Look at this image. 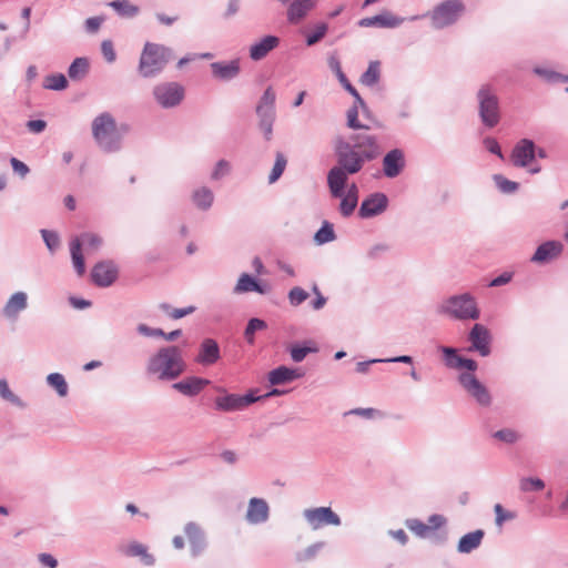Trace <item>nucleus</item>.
Listing matches in <instances>:
<instances>
[{
  "mask_svg": "<svg viewBox=\"0 0 568 568\" xmlns=\"http://www.w3.org/2000/svg\"><path fill=\"white\" fill-rule=\"evenodd\" d=\"M438 312L459 321L478 320L480 316L476 300L470 293L449 296L438 306Z\"/></svg>",
  "mask_w": 568,
  "mask_h": 568,
  "instance_id": "0eeeda50",
  "label": "nucleus"
},
{
  "mask_svg": "<svg viewBox=\"0 0 568 568\" xmlns=\"http://www.w3.org/2000/svg\"><path fill=\"white\" fill-rule=\"evenodd\" d=\"M307 298L308 293L300 286H295L288 292V301L293 306L301 305Z\"/></svg>",
  "mask_w": 568,
  "mask_h": 568,
  "instance_id": "4d7b16f0",
  "label": "nucleus"
},
{
  "mask_svg": "<svg viewBox=\"0 0 568 568\" xmlns=\"http://www.w3.org/2000/svg\"><path fill=\"white\" fill-rule=\"evenodd\" d=\"M101 52L106 62L112 63L116 59V54L111 40H104L101 43Z\"/></svg>",
  "mask_w": 568,
  "mask_h": 568,
  "instance_id": "052dcab7",
  "label": "nucleus"
},
{
  "mask_svg": "<svg viewBox=\"0 0 568 568\" xmlns=\"http://www.w3.org/2000/svg\"><path fill=\"white\" fill-rule=\"evenodd\" d=\"M280 44V38L276 36H265L258 42L253 43L250 47V58L253 61H260L264 59L272 50L277 48Z\"/></svg>",
  "mask_w": 568,
  "mask_h": 568,
  "instance_id": "bb28decb",
  "label": "nucleus"
},
{
  "mask_svg": "<svg viewBox=\"0 0 568 568\" xmlns=\"http://www.w3.org/2000/svg\"><path fill=\"white\" fill-rule=\"evenodd\" d=\"M405 166V152L399 148L389 150L382 160L383 174L388 179L397 178Z\"/></svg>",
  "mask_w": 568,
  "mask_h": 568,
  "instance_id": "dca6fc26",
  "label": "nucleus"
},
{
  "mask_svg": "<svg viewBox=\"0 0 568 568\" xmlns=\"http://www.w3.org/2000/svg\"><path fill=\"white\" fill-rule=\"evenodd\" d=\"M89 71V60L87 58H77L70 64L68 74L72 80H80L87 75Z\"/></svg>",
  "mask_w": 568,
  "mask_h": 568,
  "instance_id": "c9c22d12",
  "label": "nucleus"
},
{
  "mask_svg": "<svg viewBox=\"0 0 568 568\" xmlns=\"http://www.w3.org/2000/svg\"><path fill=\"white\" fill-rule=\"evenodd\" d=\"M408 18H403L395 16L388 10H383L381 13L374 17H366L361 19L357 24L362 28H385V29H394L398 28L404 23Z\"/></svg>",
  "mask_w": 568,
  "mask_h": 568,
  "instance_id": "f3484780",
  "label": "nucleus"
},
{
  "mask_svg": "<svg viewBox=\"0 0 568 568\" xmlns=\"http://www.w3.org/2000/svg\"><path fill=\"white\" fill-rule=\"evenodd\" d=\"M336 239V234L333 224L328 221H324L320 230L314 235V242L317 245H323L333 242Z\"/></svg>",
  "mask_w": 568,
  "mask_h": 568,
  "instance_id": "e433bc0d",
  "label": "nucleus"
},
{
  "mask_svg": "<svg viewBox=\"0 0 568 568\" xmlns=\"http://www.w3.org/2000/svg\"><path fill=\"white\" fill-rule=\"evenodd\" d=\"M306 344L304 346L294 344L290 347V355L294 363H301L308 354L318 352V348L313 345L312 341H307Z\"/></svg>",
  "mask_w": 568,
  "mask_h": 568,
  "instance_id": "72a5a7b5",
  "label": "nucleus"
},
{
  "mask_svg": "<svg viewBox=\"0 0 568 568\" xmlns=\"http://www.w3.org/2000/svg\"><path fill=\"white\" fill-rule=\"evenodd\" d=\"M334 152L337 164L327 173V185L331 195L341 199L338 205L341 215L349 217L354 213L358 201L344 195L348 175L361 172L367 162L379 158L383 149L377 135L367 132H355L347 138L337 136L334 140Z\"/></svg>",
  "mask_w": 568,
  "mask_h": 568,
  "instance_id": "f257e3e1",
  "label": "nucleus"
},
{
  "mask_svg": "<svg viewBox=\"0 0 568 568\" xmlns=\"http://www.w3.org/2000/svg\"><path fill=\"white\" fill-rule=\"evenodd\" d=\"M406 527L413 531L418 537H426L428 531H430V527L419 519L410 518L405 521Z\"/></svg>",
  "mask_w": 568,
  "mask_h": 568,
  "instance_id": "603ef678",
  "label": "nucleus"
},
{
  "mask_svg": "<svg viewBox=\"0 0 568 568\" xmlns=\"http://www.w3.org/2000/svg\"><path fill=\"white\" fill-rule=\"evenodd\" d=\"M28 307V294L22 291L13 293L1 310V314L9 321H17L20 313Z\"/></svg>",
  "mask_w": 568,
  "mask_h": 568,
  "instance_id": "b1692460",
  "label": "nucleus"
},
{
  "mask_svg": "<svg viewBox=\"0 0 568 568\" xmlns=\"http://www.w3.org/2000/svg\"><path fill=\"white\" fill-rule=\"evenodd\" d=\"M493 437L499 442L511 445L517 443L521 435L513 428H503L493 433Z\"/></svg>",
  "mask_w": 568,
  "mask_h": 568,
  "instance_id": "a18cd8bd",
  "label": "nucleus"
},
{
  "mask_svg": "<svg viewBox=\"0 0 568 568\" xmlns=\"http://www.w3.org/2000/svg\"><path fill=\"white\" fill-rule=\"evenodd\" d=\"M40 233H41V236H42L43 242L45 243V246L48 247V250L50 252H54L60 245L59 235L53 231H49V230H44V229L41 230Z\"/></svg>",
  "mask_w": 568,
  "mask_h": 568,
  "instance_id": "6e6d98bb",
  "label": "nucleus"
},
{
  "mask_svg": "<svg viewBox=\"0 0 568 568\" xmlns=\"http://www.w3.org/2000/svg\"><path fill=\"white\" fill-rule=\"evenodd\" d=\"M275 102L276 93L272 87H267L255 108L257 125L266 141L273 138V125L276 120Z\"/></svg>",
  "mask_w": 568,
  "mask_h": 568,
  "instance_id": "6e6552de",
  "label": "nucleus"
},
{
  "mask_svg": "<svg viewBox=\"0 0 568 568\" xmlns=\"http://www.w3.org/2000/svg\"><path fill=\"white\" fill-rule=\"evenodd\" d=\"M532 72L548 83H557L560 79V73L544 65H536Z\"/></svg>",
  "mask_w": 568,
  "mask_h": 568,
  "instance_id": "3c124183",
  "label": "nucleus"
},
{
  "mask_svg": "<svg viewBox=\"0 0 568 568\" xmlns=\"http://www.w3.org/2000/svg\"><path fill=\"white\" fill-rule=\"evenodd\" d=\"M318 0H294L286 10V19L292 24H298L302 22L312 11Z\"/></svg>",
  "mask_w": 568,
  "mask_h": 568,
  "instance_id": "393cba45",
  "label": "nucleus"
},
{
  "mask_svg": "<svg viewBox=\"0 0 568 568\" xmlns=\"http://www.w3.org/2000/svg\"><path fill=\"white\" fill-rule=\"evenodd\" d=\"M327 29V24L324 22L316 24L315 30L306 36V44L312 47L320 42L325 37Z\"/></svg>",
  "mask_w": 568,
  "mask_h": 568,
  "instance_id": "864d4df0",
  "label": "nucleus"
},
{
  "mask_svg": "<svg viewBox=\"0 0 568 568\" xmlns=\"http://www.w3.org/2000/svg\"><path fill=\"white\" fill-rule=\"evenodd\" d=\"M231 163L227 160L221 159L215 163L210 178L212 181L222 180L231 173Z\"/></svg>",
  "mask_w": 568,
  "mask_h": 568,
  "instance_id": "de8ad7c7",
  "label": "nucleus"
},
{
  "mask_svg": "<svg viewBox=\"0 0 568 568\" xmlns=\"http://www.w3.org/2000/svg\"><path fill=\"white\" fill-rule=\"evenodd\" d=\"M324 546H325L324 541H317V542L308 546L302 552L297 554V560H300V561L312 560L313 558H315V556L318 554V551L324 548Z\"/></svg>",
  "mask_w": 568,
  "mask_h": 568,
  "instance_id": "5fc2aeb1",
  "label": "nucleus"
},
{
  "mask_svg": "<svg viewBox=\"0 0 568 568\" xmlns=\"http://www.w3.org/2000/svg\"><path fill=\"white\" fill-rule=\"evenodd\" d=\"M47 384L53 388L58 396L65 397L69 393V386L64 376L60 373H51L45 378Z\"/></svg>",
  "mask_w": 568,
  "mask_h": 568,
  "instance_id": "f704fd0d",
  "label": "nucleus"
},
{
  "mask_svg": "<svg viewBox=\"0 0 568 568\" xmlns=\"http://www.w3.org/2000/svg\"><path fill=\"white\" fill-rule=\"evenodd\" d=\"M494 511H495V515H496L495 524L498 527H503L505 521L511 520V519L515 518V515L513 513H510V511L505 510L504 507L500 504H496L494 506Z\"/></svg>",
  "mask_w": 568,
  "mask_h": 568,
  "instance_id": "13d9d810",
  "label": "nucleus"
},
{
  "mask_svg": "<svg viewBox=\"0 0 568 568\" xmlns=\"http://www.w3.org/2000/svg\"><path fill=\"white\" fill-rule=\"evenodd\" d=\"M511 162L517 168H527L536 158V145L530 139H521L514 146Z\"/></svg>",
  "mask_w": 568,
  "mask_h": 568,
  "instance_id": "aec40b11",
  "label": "nucleus"
},
{
  "mask_svg": "<svg viewBox=\"0 0 568 568\" xmlns=\"http://www.w3.org/2000/svg\"><path fill=\"white\" fill-rule=\"evenodd\" d=\"M267 327V324L265 321L261 320V318H257V317H253L251 318L248 322H247V325L245 327V331H244V337L246 339V342L248 344H254V341H255V333L257 331H262V329H265Z\"/></svg>",
  "mask_w": 568,
  "mask_h": 568,
  "instance_id": "37998d69",
  "label": "nucleus"
},
{
  "mask_svg": "<svg viewBox=\"0 0 568 568\" xmlns=\"http://www.w3.org/2000/svg\"><path fill=\"white\" fill-rule=\"evenodd\" d=\"M109 7L122 18H134L140 12L139 7L129 0H113L109 2Z\"/></svg>",
  "mask_w": 568,
  "mask_h": 568,
  "instance_id": "473e14b6",
  "label": "nucleus"
},
{
  "mask_svg": "<svg viewBox=\"0 0 568 568\" xmlns=\"http://www.w3.org/2000/svg\"><path fill=\"white\" fill-rule=\"evenodd\" d=\"M209 384L210 381L206 378L191 376L174 383L172 388L184 396L194 397L199 395Z\"/></svg>",
  "mask_w": 568,
  "mask_h": 568,
  "instance_id": "a878e982",
  "label": "nucleus"
},
{
  "mask_svg": "<svg viewBox=\"0 0 568 568\" xmlns=\"http://www.w3.org/2000/svg\"><path fill=\"white\" fill-rule=\"evenodd\" d=\"M513 278V274L509 272H504L503 274L498 275L491 282L489 283L490 287H498L508 284Z\"/></svg>",
  "mask_w": 568,
  "mask_h": 568,
  "instance_id": "338daca9",
  "label": "nucleus"
},
{
  "mask_svg": "<svg viewBox=\"0 0 568 568\" xmlns=\"http://www.w3.org/2000/svg\"><path fill=\"white\" fill-rule=\"evenodd\" d=\"M303 517L313 530L325 526H341V517L331 507H314L303 511Z\"/></svg>",
  "mask_w": 568,
  "mask_h": 568,
  "instance_id": "f8f14e48",
  "label": "nucleus"
},
{
  "mask_svg": "<svg viewBox=\"0 0 568 568\" xmlns=\"http://www.w3.org/2000/svg\"><path fill=\"white\" fill-rule=\"evenodd\" d=\"M212 78L221 82H230L236 79L241 73L240 59L229 61H216L210 64Z\"/></svg>",
  "mask_w": 568,
  "mask_h": 568,
  "instance_id": "a211bd4d",
  "label": "nucleus"
},
{
  "mask_svg": "<svg viewBox=\"0 0 568 568\" xmlns=\"http://www.w3.org/2000/svg\"><path fill=\"white\" fill-rule=\"evenodd\" d=\"M564 251V245L559 241H546L541 243L530 257V262L546 264L558 258Z\"/></svg>",
  "mask_w": 568,
  "mask_h": 568,
  "instance_id": "5701e85b",
  "label": "nucleus"
},
{
  "mask_svg": "<svg viewBox=\"0 0 568 568\" xmlns=\"http://www.w3.org/2000/svg\"><path fill=\"white\" fill-rule=\"evenodd\" d=\"M10 163H11L13 171L17 172L21 176H26L30 171L27 164H24L23 162H21L20 160L16 159V158H12Z\"/></svg>",
  "mask_w": 568,
  "mask_h": 568,
  "instance_id": "774afa93",
  "label": "nucleus"
},
{
  "mask_svg": "<svg viewBox=\"0 0 568 568\" xmlns=\"http://www.w3.org/2000/svg\"><path fill=\"white\" fill-rule=\"evenodd\" d=\"M184 535L190 545V554L193 558L201 556L206 547L207 540L204 529L195 521H189L184 526Z\"/></svg>",
  "mask_w": 568,
  "mask_h": 568,
  "instance_id": "2eb2a0df",
  "label": "nucleus"
},
{
  "mask_svg": "<svg viewBox=\"0 0 568 568\" xmlns=\"http://www.w3.org/2000/svg\"><path fill=\"white\" fill-rule=\"evenodd\" d=\"M42 85L47 90L62 91L68 88V80L62 73H53L44 78Z\"/></svg>",
  "mask_w": 568,
  "mask_h": 568,
  "instance_id": "a19ab883",
  "label": "nucleus"
},
{
  "mask_svg": "<svg viewBox=\"0 0 568 568\" xmlns=\"http://www.w3.org/2000/svg\"><path fill=\"white\" fill-rule=\"evenodd\" d=\"M92 135L98 146L113 153L121 149V135L118 132L116 122L109 112H103L92 121Z\"/></svg>",
  "mask_w": 568,
  "mask_h": 568,
  "instance_id": "20e7f679",
  "label": "nucleus"
},
{
  "mask_svg": "<svg viewBox=\"0 0 568 568\" xmlns=\"http://www.w3.org/2000/svg\"><path fill=\"white\" fill-rule=\"evenodd\" d=\"M92 281L100 287H108L118 277V267L112 261L99 262L91 272Z\"/></svg>",
  "mask_w": 568,
  "mask_h": 568,
  "instance_id": "412c9836",
  "label": "nucleus"
},
{
  "mask_svg": "<svg viewBox=\"0 0 568 568\" xmlns=\"http://www.w3.org/2000/svg\"><path fill=\"white\" fill-rule=\"evenodd\" d=\"M478 115L484 126L495 128L500 121V101L497 89L490 83L481 84L476 92Z\"/></svg>",
  "mask_w": 568,
  "mask_h": 568,
  "instance_id": "39448f33",
  "label": "nucleus"
},
{
  "mask_svg": "<svg viewBox=\"0 0 568 568\" xmlns=\"http://www.w3.org/2000/svg\"><path fill=\"white\" fill-rule=\"evenodd\" d=\"M389 251V245L386 243L374 244L367 252V256L372 260L381 257L383 254Z\"/></svg>",
  "mask_w": 568,
  "mask_h": 568,
  "instance_id": "680f3d73",
  "label": "nucleus"
},
{
  "mask_svg": "<svg viewBox=\"0 0 568 568\" xmlns=\"http://www.w3.org/2000/svg\"><path fill=\"white\" fill-rule=\"evenodd\" d=\"M261 397L255 396L252 392L245 395L225 394L214 399L215 409L221 412H239L245 409L248 405L257 402Z\"/></svg>",
  "mask_w": 568,
  "mask_h": 568,
  "instance_id": "ddd939ff",
  "label": "nucleus"
},
{
  "mask_svg": "<svg viewBox=\"0 0 568 568\" xmlns=\"http://www.w3.org/2000/svg\"><path fill=\"white\" fill-rule=\"evenodd\" d=\"M465 12V4L462 0H445L434 9L424 14L429 17L432 26L436 30H442L447 27L455 24ZM423 18V16H412L408 18L409 21H415Z\"/></svg>",
  "mask_w": 568,
  "mask_h": 568,
  "instance_id": "423d86ee",
  "label": "nucleus"
},
{
  "mask_svg": "<svg viewBox=\"0 0 568 568\" xmlns=\"http://www.w3.org/2000/svg\"><path fill=\"white\" fill-rule=\"evenodd\" d=\"M458 383L463 389L479 406L489 407L493 403V396L485 384H483L473 373H460Z\"/></svg>",
  "mask_w": 568,
  "mask_h": 568,
  "instance_id": "9b49d317",
  "label": "nucleus"
},
{
  "mask_svg": "<svg viewBox=\"0 0 568 568\" xmlns=\"http://www.w3.org/2000/svg\"><path fill=\"white\" fill-rule=\"evenodd\" d=\"M255 282L256 278H254L252 275L247 273L241 274V276L237 280L236 285L233 288L234 294H244L248 292H253L255 288Z\"/></svg>",
  "mask_w": 568,
  "mask_h": 568,
  "instance_id": "c03bdc74",
  "label": "nucleus"
},
{
  "mask_svg": "<svg viewBox=\"0 0 568 568\" xmlns=\"http://www.w3.org/2000/svg\"><path fill=\"white\" fill-rule=\"evenodd\" d=\"M38 561L44 568H57L58 567V560L51 554H48V552L39 554Z\"/></svg>",
  "mask_w": 568,
  "mask_h": 568,
  "instance_id": "e2e57ef3",
  "label": "nucleus"
},
{
  "mask_svg": "<svg viewBox=\"0 0 568 568\" xmlns=\"http://www.w3.org/2000/svg\"><path fill=\"white\" fill-rule=\"evenodd\" d=\"M287 165V159L282 152H276L275 162L268 175V183L273 184L282 176Z\"/></svg>",
  "mask_w": 568,
  "mask_h": 568,
  "instance_id": "79ce46f5",
  "label": "nucleus"
},
{
  "mask_svg": "<svg viewBox=\"0 0 568 568\" xmlns=\"http://www.w3.org/2000/svg\"><path fill=\"white\" fill-rule=\"evenodd\" d=\"M103 21H104L103 17L88 18L84 23L87 32L95 33L100 29Z\"/></svg>",
  "mask_w": 568,
  "mask_h": 568,
  "instance_id": "0e129e2a",
  "label": "nucleus"
},
{
  "mask_svg": "<svg viewBox=\"0 0 568 568\" xmlns=\"http://www.w3.org/2000/svg\"><path fill=\"white\" fill-rule=\"evenodd\" d=\"M152 95L154 101L163 109H172L181 104L185 90L178 82H161L153 87Z\"/></svg>",
  "mask_w": 568,
  "mask_h": 568,
  "instance_id": "9d476101",
  "label": "nucleus"
},
{
  "mask_svg": "<svg viewBox=\"0 0 568 568\" xmlns=\"http://www.w3.org/2000/svg\"><path fill=\"white\" fill-rule=\"evenodd\" d=\"M193 204L202 211H207L212 207L214 202V193L207 186H201L192 192Z\"/></svg>",
  "mask_w": 568,
  "mask_h": 568,
  "instance_id": "2f4dec72",
  "label": "nucleus"
},
{
  "mask_svg": "<svg viewBox=\"0 0 568 568\" xmlns=\"http://www.w3.org/2000/svg\"><path fill=\"white\" fill-rule=\"evenodd\" d=\"M328 67L329 69L336 74L339 83L343 85V88L347 92H353L354 87L351 84V82L347 80L345 73L342 70L341 62L336 55H331L328 58Z\"/></svg>",
  "mask_w": 568,
  "mask_h": 568,
  "instance_id": "ea45409f",
  "label": "nucleus"
},
{
  "mask_svg": "<svg viewBox=\"0 0 568 568\" xmlns=\"http://www.w3.org/2000/svg\"><path fill=\"white\" fill-rule=\"evenodd\" d=\"M220 358L219 344L212 338H205L200 347L196 362L202 365H212Z\"/></svg>",
  "mask_w": 568,
  "mask_h": 568,
  "instance_id": "c756f323",
  "label": "nucleus"
},
{
  "mask_svg": "<svg viewBox=\"0 0 568 568\" xmlns=\"http://www.w3.org/2000/svg\"><path fill=\"white\" fill-rule=\"evenodd\" d=\"M102 237L91 232H84L70 242L72 264L79 276H82L85 272L82 246L85 247L87 252H97L102 246Z\"/></svg>",
  "mask_w": 568,
  "mask_h": 568,
  "instance_id": "1a4fd4ad",
  "label": "nucleus"
},
{
  "mask_svg": "<svg viewBox=\"0 0 568 568\" xmlns=\"http://www.w3.org/2000/svg\"><path fill=\"white\" fill-rule=\"evenodd\" d=\"M545 488V481L537 477H524L519 480V489L524 493L540 491Z\"/></svg>",
  "mask_w": 568,
  "mask_h": 568,
  "instance_id": "49530a36",
  "label": "nucleus"
},
{
  "mask_svg": "<svg viewBox=\"0 0 568 568\" xmlns=\"http://www.w3.org/2000/svg\"><path fill=\"white\" fill-rule=\"evenodd\" d=\"M120 551L126 557H138L145 566H153L155 558L149 552L148 547L139 541H131L120 548Z\"/></svg>",
  "mask_w": 568,
  "mask_h": 568,
  "instance_id": "c85d7f7f",
  "label": "nucleus"
},
{
  "mask_svg": "<svg viewBox=\"0 0 568 568\" xmlns=\"http://www.w3.org/2000/svg\"><path fill=\"white\" fill-rule=\"evenodd\" d=\"M485 531L483 529H476L464 535L457 545V551L460 554H470L476 550L484 539Z\"/></svg>",
  "mask_w": 568,
  "mask_h": 568,
  "instance_id": "7c9ffc66",
  "label": "nucleus"
},
{
  "mask_svg": "<svg viewBox=\"0 0 568 568\" xmlns=\"http://www.w3.org/2000/svg\"><path fill=\"white\" fill-rule=\"evenodd\" d=\"M468 341L470 343L469 351L477 352L483 357L491 353V335L489 329L483 324L477 323L471 327L468 334Z\"/></svg>",
  "mask_w": 568,
  "mask_h": 568,
  "instance_id": "4468645a",
  "label": "nucleus"
},
{
  "mask_svg": "<svg viewBox=\"0 0 568 568\" xmlns=\"http://www.w3.org/2000/svg\"><path fill=\"white\" fill-rule=\"evenodd\" d=\"M270 518V506L263 498L253 497L248 500L245 519L251 525H261Z\"/></svg>",
  "mask_w": 568,
  "mask_h": 568,
  "instance_id": "4be33fe9",
  "label": "nucleus"
},
{
  "mask_svg": "<svg viewBox=\"0 0 568 568\" xmlns=\"http://www.w3.org/2000/svg\"><path fill=\"white\" fill-rule=\"evenodd\" d=\"M439 351L443 353L445 365L448 368H459V361L462 356L457 354L456 348L449 346H440Z\"/></svg>",
  "mask_w": 568,
  "mask_h": 568,
  "instance_id": "09e8293b",
  "label": "nucleus"
},
{
  "mask_svg": "<svg viewBox=\"0 0 568 568\" xmlns=\"http://www.w3.org/2000/svg\"><path fill=\"white\" fill-rule=\"evenodd\" d=\"M484 144L486 146V149L493 153V154H496L498 155L500 159H503V153H501V149H500V145L499 143L497 142L496 139L494 138H486L484 140Z\"/></svg>",
  "mask_w": 568,
  "mask_h": 568,
  "instance_id": "69168bd1",
  "label": "nucleus"
},
{
  "mask_svg": "<svg viewBox=\"0 0 568 568\" xmlns=\"http://www.w3.org/2000/svg\"><path fill=\"white\" fill-rule=\"evenodd\" d=\"M172 59L173 52L170 48L159 43L146 42L140 57L139 73L145 79L154 78L164 70Z\"/></svg>",
  "mask_w": 568,
  "mask_h": 568,
  "instance_id": "7ed1b4c3",
  "label": "nucleus"
},
{
  "mask_svg": "<svg viewBox=\"0 0 568 568\" xmlns=\"http://www.w3.org/2000/svg\"><path fill=\"white\" fill-rule=\"evenodd\" d=\"M0 397L16 407H26L24 402L10 389L6 378L0 379Z\"/></svg>",
  "mask_w": 568,
  "mask_h": 568,
  "instance_id": "58836bf2",
  "label": "nucleus"
},
{
  "mask_svg": "<svg viewBox=\"0 0 568 568\" xmlns=\"http://www.w3.org/2000/svg\"><path fill=\"white\" fill-rule=\"evenodd\" d=\"M381 78V69L378 61H372L367 70L362 74L361 82L366 87H374Z\"/></svg>",
  "mask_w": 568,
  "mask_h": 568,
  "instance_id": "4c0bfd02",
  "label": "nucleus"
},
{
  "mask_svg": "<svg viewBox=\"0 0 568 568\" xmlns=\"http://www.w3.org/2000/svg\"><path fill=\"white\" fill-rule=\"evenodd\" d=\"M388 205V199L384 193L376 192L368 195L361 204L358 216L361 219H371L382 214Z\"/></svg>",
  "mask_w": 568,
  "mask_h": 568,
  "instance_id": "6ab92c4d",
  "label": "nucleus"
},
{
  "mask_svg": "<svg viewBox=\"0 0 568 568\" xmlns=\"http://www.w3.org/2000/svg\"><path fill=\"white\" fill-rule=\"evenodd\" d=\"M494 181L498 190L505 194L515 193L519 187V184L517 182L510 181L503 176L501 174H495Z\"/></svg>",
  "mask_w": 568,
  "mask_h": 568,
  "instance_id": "8fccbe9b",
  "label": "nucleus"
},
{
  "mask_svg": "<svg viewBox=\"0 0 568 568\" xmlns=\"http://www.w3.org/2000/svg\"><path fill=\"white\" fill-rule=\"evenodd\" d=\"M304 376L298 368H290L287 366H278L268 373V382L271 385H283L291 383Z\"/></svg>",
  "mask_w": 568,
  "mask_h": 568,
  "instance_id": "cd10ccee",
  "label": "nucleus"
},
{
  "mask_svg": "<svg viewBox=\"0 0 568 568\" xmlns=\"http://www.w3.org/2000/svg\"><path fill=\"white\" fill-rule=\"evenodd\" d=\"M347 126L353 129V130H358V129H368V126L366 125H363L359 121H358V108L356 104H354L348 111H347Z\"/></svg>",
  "mask_w": 568,
  "mask_h": 568,
  "instance_id": "bf43d9fd",
  "label": "nucleus"
},
{
  "mask_svg": "<svg viewBox=\"0 0 568 568\" xmlns=\"http://www.w3.org/2000/svg\"><path fill=\"white\" fill-rule=\"evenodd\" d=\"M148 375L160 381H173L185 371L182 352L178 346L160 347L146 362Z\"/></svg>",
  "mask_w": 568,
  "mask_h": 568,
  "instance_id": "f03ea898",
  "label": "nucleus"
}]
</instances>
